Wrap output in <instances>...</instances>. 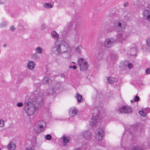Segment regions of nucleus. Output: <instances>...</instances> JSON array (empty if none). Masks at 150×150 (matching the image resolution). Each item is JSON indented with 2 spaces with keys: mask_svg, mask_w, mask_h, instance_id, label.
I'll return each instance as SVG.
<instances>
[{
  "mask_svg": "<svg viewBox=\"0 0 150 150\" xmlns=\"http://www.w3.org/2000/svg\"><path fill=\"white\" fill-rule=\"evenodd\" d=\"M38 91L37 89L31 93L29 98L26 97L23 104L25 112L27 116L33 115L38 109Z\"/></svg>",
  "mask_w": 150,
  "mask_h": 150,
  "instance_id": "obj_1",
  "label": "nucleus"
},
{
  "mask_svg": "<svg viewBox=\"0 0 150 150\" xmlns=\"http://www.w3.org/2000/svg\"><path fill=\"white\" fill-rule=\"evenodd\" d=\"M62 85L61 82L55 81L53 83L52 89L48 88L46 90V93L45 91L40 90L38 93V107L43 105L45 98L47 96L50 95L51 93L52 95H57V92L61 88Z\"/></svg>",
  "mask_w": 150,
  "mask_h": 150,
  "instance_id": "obj_2",
  "label": "nucleus"
},
{
  "mask_svg": "<svg viewBox=\"0 0 150 150\" xmlns=\"http://www.w3.org/2000/svg\"><path fill=\"white\" fill-rule=\"evenodd\" d=\"M64 47L66 50L69 47L68 45L64 42L56 41L54 42V46L52 50L54 53L56 55H58L62 53L61 47Z\"/></svg>",
  "mask_w": 150,
  "mask_h": 150,
  "instance_id": "obj_3",
  "label": "nucleus"
},
{
  "mask_svg": "<svg viewBox=\"0 0 150 150\" xmlns=\"http://www.w3.org/2000/svg\"><path fill=\"white\" fill-rule=\"evenodd\" d=\"M122 21L116 20L114 21L113 23V28H110L108 30L109 32H111L114 30L117 32L124 31L125 29L126 25H122Z\"/></svg>",
  "mask_w": 150,
  "mask_h": 150,
  "instance_id": "obj_4",
  "label": "nucleus"
},
{
  "mask_svg": "<svg viewBox=\"0 0 150 150\" xmlns=\"http://www.w3.org/2000/svg\"><path fill=\"white\" fill-rule=\"evenodd\" d=\"M78 64L81 71H85L88 68V66L86 61L83 58H81L78 60Z\"/></svg>",
  "mask_w": 150,
  "mask_h": 150,
  "instance_id": "obj_5",
  "label": "nucleus"
},
{
  "mask_svg": "<svg viewBox=\"0 0 150 150\" xmlns=\"http://www.w3.org/2000/svg\"><path fill=\"white\" fill-rule=\"evenodd\" d=\"M116 42V40L110 38L105 39L104 42L105 47L107 48H111L113 47Z\"/></svg>",
  "mask_w": 150,
  "mask_h": 150,
  "instance_id": "obj_6",
  "label": "nucleus"
},
{
  "mask_svg": "<svg viewBox=\"0 0 150 150\" xmlns=\"http://www.w3.org/2000/svg\"><path fill=\"white\" fill-rule=\"evenodd\" d=\"M80 21H77L75 23L73 21H71L67 24L68 30L75 29L77 30L79 29L80 24Z\"/></svg>",
  "mask_w": 150,
  "mask_h": 150,
  "instance_id": "obj_7",
  "label": "nucleus"
},
{
  "mask_svg": "<svg viewBox=\"0 0 150 150\" xmlns=\"http://www.w3.org/2000/svg\"><path fill=\"white\" fill-rule=\"evenodd\" d=\"M143 15L145 19L150 22V4L148 6L147 9L143 11Z\"/></svg>",
  "mask_w": 150,
  "mask_h": 150,
  "instance_id": "obj_8",
  "label": "nucleus"
},
{
  "mask_svg": "<svg viewBox=\"0 0 150 150\" xmlns=\"http://www.w3.org/2000/svg\"><path fill=\"white\" fill-rule=\"evenodd\" d=\"M97 131L98 133L96 135V139L98 141H101L104 135V130L102 128H99L97 129Z\"/></svg>",
  "mask_w": 150,
  "mask_h": 150,
  "instance_id": "obj_9",
  "label": "nucleus"
},
{
  "mask_svg": "<svg viewBox=\"0 0 150 150\" xmlns=\"http://www.w3.org/2000/svg\"><path fill=\"white\" fill-rule=\"evenodd\" d=\"M119 111L121 113H131L132 110L130 107L123 106L119 109Z\"/></svg>",
  "mask_w": 150,
  "mask_h": 150,
  "instance_id": "obj_10",
  "label": "nucleus"
},
{
  "mask_svg": "<svg viewBox=\"0 0 150 150\" xmlns=\"http://www.w3.org/2000/svg\"><path fill=\"white\" fill-rule=\"evenodd\" d=\"M99 117L96 114H93L90 122V124L91 125H94L98 121Z\"/></svg>",
  "mask_w": 150,
  "mask_h": 150,
  "instance_id": "obj_11",
  "label": "nucleus"
},
{
  "mask_svg": "<svg viewBox=\"0 0 150 150\" xmlns=\"http://www.w3.org/2000/svg\"><path fill=\"white\" fill-rule=\"evenodd\" d=\"M78 110L75 108H70L69 114L70 117H74L77 115Z\"/></svg>",
  "mask_w": 150,
  "mask_h": 150,
  "instance_id": "obj_12",
  "label": "nucleus"
},
{
  "mask_svg": "<svg viewBox=\"0 0 150 150\" xmlns=\"http://www.w3.org/2000/svg\"><path fill=\"white\" fill-rule=\"evenodd\" d=\"M116 39L121 43H122L125 40V38L121 33H117L116 35Z\"/></svg>",
  "mask_w": 150,
  "mask_h": 150,
  "instance_id": "obj_13",
  "label": "nucleus"
},
{
  "mask_svg": "<svg viewBox=\"0 0 150 150\" xmlns=\"http://www.w3.org/2000/svg\"><path fill=\"white\" fill-rule=\"evenodd\" d=\"M91 133L90 131H87L83 133V137L85 139L88 140L91 137Z\"/></svg>",
  "mask_w": 150,
  "mask_h": 150,
  "instance_id": "obj_14",
  "label": "nucleus"
},
{
  "mask_svg": "<svg viewBox=\"0 0 150 150\" xmlns=\"http://www.w3.org/2000/svg\"><path fill=\"white\" fill-rule=\"evenodd\" d=\"M32 144L33 146H34L33 147V146L32 147H28L26 150H34V149L35 146H36L37 145V138L35 137L33 138Z\"/></svg>",
  "mask_w": 150,
  "mask_h": 150,
  "instance_id": "obj_15",
  "label": "nucleus"
},
{
  "mask_svg": "<svg viewBox=\"0 0 150 150\" xmlns=\"http://www.w3.org/2000/svg\"><path fill=\"white\" fill-rule=\"evenodd\" d=\"M124 65H125L124 68H126L127 67L129 69H131L133 67V64L129 62L128 61H126L124 62Z\"/></svg>",
  "mask_w": 150,
  "mask_h": 150,
  "instance_id": "obj_16",
  "label": "nucleus"
},
{
  "mask_svg": "<svg viewBox=\"0 0 150 150\" xmlns=\"http://www.w3.org/2000/svg\"><path fill=\"white\" fill-rule=\"evenodd\" d=\"M35 64L32 61H28L27 64V67L30 70H32L35 67Z\"/></svg>",
  "mask_w": 150,
  "mask_h": 150,
  "instance_id": "obj_17",
  "label": "nucleus"
},
{
  "mask_svg": "<svg viewBox=\"0 0 150 150\" xmlns=\"http://www.w3.org/2000/svg\"><path fill=\"white\" fill-rule=\"evenodd\" d=\"M137 49L136 48H132L130 49V53L129 55L131 56L137 55Z\"/></svg>",
  "mask_w": 150,
  "mask_h": 150,
  "instance_id": "obj_18",
  "label": "nucleus"
},
{
  "mask_svg": "<svg viewBox=\"0 0 150 150\" xmlns=\"http://www.w3.org/2000/svg\"><path fill=\"white\" fill-rule=\"evenodd\" d=\"M75 98L77 100L78 103H81L83 101L82 96L80 95L79 93H77Z\"/></svg>",
  "mask_w": 150,
  "mask_h": 150,
  "instance_id": "obj_19",
  "label": "nucleus"
},
{
  "mask_svg": "<svg viewBox=\"0 0 150 150\" xmlns=\"http://www.w3.org/2000/svg\"><path fill=\"white\" fill-rule=\"evenodd\" d=\"M43 82L44 84L47 83L50 84L52 82V81L48 77L45 76L43 79Z\"/></svg>",
  "mask_w": 150,
  "mask_h": 150,
  "instance_id": "obj_20",
  "label": "nucleus"
},
{
  "mask_svg": "<svg viewBox=\"0 0 150 150\" xmlns=\"http://www.w3.org/2000/svg\"><path fill=\"white\" fill-rule=\"evenodd\" d=\"M7 147L8 149L10 150H13L16 147L15 144L12 142H10L8 145Z\"/></svg>",
  "mask_w": 150,
  "mask_h": 150,
  "instance_id": "obj_21",
  "label": "nucleus"
},
{
  "mask_svg": "<svg viewBox=\"0 0 150 150\" xmlns=\"http://www.w3.org/2000/svg\"><path fill=\"white\" fill-rule=\"evenodd\" d=\"M52 37L54 39L57 40L59 37L58 34L55 31H52L51 33Z\"/></svg>",
  "mask_w": 150,
  "mask_h": 150,
  "instance_id": "obj_22",
  "label": "nucleus"
},
{
  "mask_svg": "<svg viewBox=\"0 0 150 150\" xmlns=\"http://www.w3.org/2000/svg\"><path fill=\"white\" fill-rule=\"evenodd\" d=\"M38 128V133L42 132L45 131L46 126H44L43 125H39Z\"/></svg>",
  "mask_w": 150,
  "mask_h": 150,
  "instance_id": "obj_23",
  "label": "nucleus"
},
{
  "mask_svg": "<svg viewBox=\"0 0 150 150\" xmlns=\"http://www.w3.org/2000/svg\"><path fill=\"white\" fill-rule=\"evenodd\" d=\"M107 80L108 82L111 84L114 83V82L115 81V79L111 77H108L107 79Z\"/></svg>",
  "mask_w": 150,
  "mask_h": 150,
  "instance_id": "obj_24",
  "label": "nucleus"
},
{
  "mask_svg": "<svg viewBox=\"0 0 150 150\" xmlns=\"http://www.w3.org/2000/svg\"><path fill=\"white\" fill-rule=\"evenodd\" d=\"M43 6L47 8H50L53 7L52 6L50 3H45L43 5Z\"/></svg>",
  "mask_w": 150,
  "mask_h": 150,
  "instance_id": "obj_25",
  "label": "nucleus"
},
{
  "mask_svg": "<svg viewBox=\"0 0 150 150\" xmlns=\"http://www.w3.org/2000/svg\"><path fill=\"white\" fill-rule=\"evenodd\" d=\"M146 42L147 46V49L150 51V38L146 39Z\"/></svg>",
  "mask_w": 150,
  "mask_h": 150,
  "instance_id": "obj_26",
  "label": "nucleus"
},
{
  "mask_svg": "<svg viewBox=\"0 0 150 150\" xmlns=\"http://www.w3.org/2000/svg\"><path fill=\"white\" fill-rule=\"evenodd\" d=\"M81 47L80 46L77 47L75 49L76 52L80 54L81 51Z\"/></svg>",
  "mask_w": 150,
  "mask_h": 150,
  "instance_id": "obj_27",
  "label": "nucleus"
},
{
  "mask_svg": "<svg viewBox=\"0 0 150 150\" xmlns=\"http://www.w3.org/2000/svg\"><path fill=\"white\" fill-rule=\"evenodd\" d=\"M62 140L65 143L64 144V145H66V144L69 142V139H67V138L65 137H63Z\"/></svg>",
  "mask_w": 150,
  "mask_h": 150,
  "instance_id": "obj_28",
  "label": "nucleus"
},
{
  "mask_svg": "<svg viewBox=\"0 0 150 150\" xmlns=\"http://www.w3.org/2000/svg\"><path fill=\"white\" fill-rule=\"evenodd\" d=\"M43 125L44 126H46V123L43 121H40L39 122H38V125Z\"/></svg>",
  "mask_w": 150,
  "mask_h": 150,
  "instance_id": "obj_29",
  "label": "nucleus"
},
{
  "mask_svg": "<svg viewBox=\"0 0 150 150\" xmlns=\"http://www.w3.org/2000/svg\"><path fill=\"white\" fill-rule=\"evenodd\" d=\"M139 113L140 115H141L143 117H145V116L146 113V112H144V111L143 110L142 111H139Z\"/></svg>",
  "mask_w": 150,
  "mask_h": 150,
  "instance_id": "obj_30",
  "label": "nucleus"
},
{
  "mask_svg": "<svg viewBox=\"0 0 150 150\" xmlns=\"http://www.w3.org/2000/svg\"><path fill=\"white\" fill-rule=\"evenodd\" d=\"M4 121L2 120H0V127H4Z\"/></svg>",
  "mask_w": 150,
  "mask_h": 150,
  "instance_id": "obj_31",
  "label": "nucleus"
},
{
  "mask_svg": "<svg viewBox=\"0 0 150 150\" xmlns=\"http://www.w3.org/2000/svg\"><path fill=\"white\" fill-rule=\"evenodd\" d=\"M45 138L47 140H50L51 139L52 137L50 134H48L46 135Z\"/></svg>",
  "mask_w": 150,
  "mask_h": 150,
  "instance_id": "obj_32",
  "label": "nucleus"
},
{
  "mask_svg": "<svg viewBox=\"0 0 150 150\" xmlns=\"http://www.w3.org/2000/svg\"><path fill=\"white\" fill-rule=\"evenodd\" d=\"M140 99L139 97L137 95L134 97V100L135 101H138Z\"/></svg>",
  "mask_w": 150,
  "mask_h": 150,
  "instance_id": "obj_33",
  "label": "nucleus"
},
{
  "mask_svg": "<svg viewBox=\"0 0 150 150\" xmlns=\"http://www.w3.org/2000/svg\"><path fill=\"white\" fill-rule=\"evenodd\" d=\"M146 72L147 74H150V68H147L146 69Z\"/></svg>",
  "mask_w": 150,
  "mask_h": 150,
  "instance_id": "obj_34",
  "label": "nucleus"
},
{
  "mask_svg": "<svg viewBox=\"0 0 150 150\" xmlns=\"http://www.w3.org/2000/svg\"><path fill=\"white\" fill-rule=\"evenodd\" d=\"M17 105L18 107H21L23 105V103L22 102H20L18 103Z\"/></svg>",
  "mask_w": 150,
  "mask_h": 150,
  "instance_id": "obj_35",
  "label": "nucleus"
},
{
  "mask_svg": "<svg viewBox=\"0 0 150 150\" xmlns=\"http://www.w3.org/2000/svg\"><path fill=\"white\" fill-rule=\"evenodd\" d=\"M42 49L40 47H38V53H41Z\"/></svg>",
  "mask_w": 150,
  "mask_h": 150,
  "instance_id": "obj_36",
  "label": "nucleus"
},
{
  "mask_svg": "<svg viewBox=\"0 0 150 150\" xmlns=\"http://www.w3.org/2000/svg\"><path fill=\"white\" fill-rule=\"evenodd\" d=\"M69 68L70 69L73 68L74 69H76L77 68V67L76 65H74L73 66H69Z\"/></svg>",
  "mask_w": 150,
  "mask_h": 150,
  "instance_id": "obj_37",
  "label": "nucleus"
},
{
  "mask_svg": "<svg viewBox=\"0 0 150 150\" xmlns=\"http://www.w3.org/2000/svg\"><path fill=\"white\" fill-rule=\"evenodd\" d=\"M10 29L12 31H14L16 29V28L13 26H11L10 28Z\"/></svg>",
  "mask_w": 150,
  "mask_h": 150,
  "instance_id": "obj_38",
  "label": "nucleus"
},
{
  "mask_svg": "<svg viewBox=\"0 0 150 150\" xmlns=\"http://www.w3.org/2000/svg\"><path fill=\"white\" fill-rule=\"evenodd\" d=\"M6 25V23L5 22H3L2 24L0 25V26L1 27H3Z\"/></svg>",
  "mask_w": 150,
  "mask_h": 150,
  "instance_id": "obj_39",
  "label": "nucleus"
},
{
  "mask_svg": "<svg viewBox=\"0 0 150 150\" xmlns=\"http://www.w3.org/2000/svg\"><path fill=\"white\" fill-rule=\"evenodd\" d=\"M75 39L76 41H78L79 40V36L78 35L75 36Z\"/></svg>",
  "mask_w": 150,
  "mask_h": 150,
  "instance_id": "obj_40",
  "label": "nucleus"
},
{
  "mask_svg": "<svg viewBox=\"0 0 150 150\" xmlns=\"http://www.w3.org/2000/svg\"><path fill=\"white\" fill-rule=\"evenodd\" d=\"M103 52L100 50H99L98 51V55H102L103 54Z\"/></svg>",
  "mask_w": 150,
  "mask_h": 150,
  "instance_id": "obj_41",
  "label": "nucleus"
},
{
  "mask_svg": "<svg viewBox=\"0 0 150 150\" xmlns=\"http://www.w3.org/2000/svg\"><path fill=\"white\" fill-rule=\"evenodd\" d=\"M146 113H149L150 112V109L149 108H147L146 109Z\"/></svg>",
  "mask_w": 150,
  "mask_h": 150,
  "instance_id": "obj_42",
  "label": "nucleus"
},
{
  "mask_svg": "<svg viewBox=\"0 0 150 150\" xmlns=\"http://www.w3.org/2000/svg\"><path fill=\"white\" fill-rule=\"evenodd\" d=\"M129 5V4L128 2H126L124 4V7H126L128 6Z\"/></svg>",
  "mask_w": 150,
  "mask_h": 150,
  "instance_id": "obj_43",
  "label": "nucleus"
},
{
  "mask_svg": "<svg viewBox=\"0 0 150 150\" xmlns=\"http://www.w3.org/2000/svg\"><path fill=\"white\" fill-rule=\"evenodd\" d=\"M5 2V0H0V4H4Z\"/></svg>",
  "mask_w": 150,
  "mask_h": 150,
  "instance_id": "obj_44",
  "label": "nucleus"
},
{
  "mask_svg": "<svg viewBox=\"0 0 150 150\" xmlns=\"http://www.w3.org/2000/svg\"><path fill=\"white\" fill-rule=\"evenodd\" d=\"M45 25H44V24H42V25L41 28V30H42L43 29H44V28H45Z\"/></svg>",
  "mask_w": 150,
  "mask_h": 150,
  "instance_id": "obj_45",
  "label": "nucleus"
},
{
  "mask_svg": "<svg viewBox=\"0 0 150 150\" xmlns=\"http://www.w3.org/2000/svg\"><path fill=\"white\" fill-rule=\"evenodd\" d=\"M34 129L37 131V125H35L34 126Z\"/></svg>",
  "mask_w": 150,
  "mask_h": 150,
  "instance_id": "obj_46",
  "label": "nucleus"
},
{
  "mask_svg": "<svg viewBox=\"0 0 150 150\" xmlns=\"http://www.w3.org/2000/svg\"><path fill=\"white\" fill-rule=\"evenodd\" d=\"M61 76L62 78H64L65 77V75L64 74H62L61 75Z\"/></svg>",
  "mask_w": 150,
  "mask_h": 150,
  "instance_id": "obj_47",
  "label": "nucleus"
},
{
  "mask_svg": "<svg viewBox=\"0 0 150 150\" xmlns=\"http://www.w3.org/2000/svg\"><path fill=\"white\" fill-rule=\"evenodd\" d=\"M74 150H82L80 148H77L76 149H75Z\"/></svg>",
  "mask_w": 150,
  "mask_h": 150,
  "instance_id": "obj_48",
  "label": "nucleus"
},
{
  "mask_svg": "<svg viewBox=\"0 0 150 150\" xmlns=\"http://www.w3.org/2000/svg\"><path fill=\"white\" fill-rule=\"evenodd\" d=\"M37 56V54L35 53L33 54V56L35 57V56Z\"/></svg>",
  "mask_w": 150,
  "mask_h": 150,
  "instance_id": "obj_49",
  "label": "nucleus"
},
{
  "mask_svg": "<svg viewBox=\"0 0 150 150\" xmlns=\"http://www.w3.org/2000/svg\"><path fill=\"white\" fill-rule=\"evenodd\" d=\"M36 49V51H38V47H37V48H36V49Z\"/></svg>",
  "mask_w": 150,
  "mask_h": 150,
  "instance_id": "obj_50",
  "label": "nucleus"
},
{
  "mask_svg": "<svg viewBox=\"0 0 150 150\" xmlns=\"http://www.w3.org/2000/svg\"><path fill=\"white\" fill-rule=\"evenodd\" d=\"M134 101H133V100H131V103H132V102H134Z\"/></svg>",
  "mask_w": 150,
  "mask_h": 150,
  "instance_id": "obj_51",
  "label": "nucleus"
},
{
  "mask_svg": "<svg viewBox=\"0 0 150 150\" xmlns=\"http://www.w3.org/2000/svg\"><path fill=\"white\" fill-rule=\"evenodd\" d=\"M130 133L131 134H132V132H130Z\"/></svg>",
  "mask_w": 150,
  "mask_h": 150,
  "instance_id": "obj_52",
  "label": "nucleus"
},
{
  "mask_svg": "<svg viewBox=\"0 0 150 150\" xmlns=\"http://www.w3.org/2000/svg\"><path fill=\"white\" fill-rule=\"evenodd\" d=\"M6 45V44H4V47H5V45Z\"/></svg>",
  "mask_w": 150,
  "mask_h": 150,
  "instance_id": "obj_53",
  "label": "nucleus"
},
{
  "mask_svg": "<svg viewBox=\"0 0 150 150\" xmlns=\"http://www.w3.org/2000/svg\"><path fill=\"white\" fill-rule=\"evenodd\" d=\"M63 52H66V50L64 51Z\"/></svg>",
  "mask_w": 150,
  "mask_h": 150,
  "instance_id": "obj_54",
  "label": "nucleus"
},
{
  "mask_svg": "<svg viewBox=\"0 0 150 150\" xmlns=\"http://www.w3.org/2000/svg\"><path fill=\"white\" fill-rule=\"evenodd\" d=\"M1 150V149L0 148V150Z\"/></svg>",
  "mask_w": 150,
  "mask_h": 150,
  "instance_id": "obj_55",
  "label": "nucleus"
},
{
  "mask_svg": "<svg viewBox=\"0 0 150 150\" xmlns=\"http://www.w3.org/2000/svg\"><path fill=\"white\" fill-rule=\"evenodd\" d=\"M149 146H150V145H149Z\"/></svg>",
  "mask_w": 150,
  "mask_h": 150,
  "instance_id": "obj_56",
  "label": "nucleus"
},
{
  "mask_svg": "<svg viewBox=\"0 0 150 150\" xmlns=\"http://www.w3.org/2000/svg\"><path fill=\"white\" fill-rule=\"evenodd\" d=\"M125 150H127V149H125Z\"/></svg>",
  "mask_w": 150,
  "mask_h": 150,
  "instance_id": "obj_57",
  "label": "nucleus"
}]
</instances>
